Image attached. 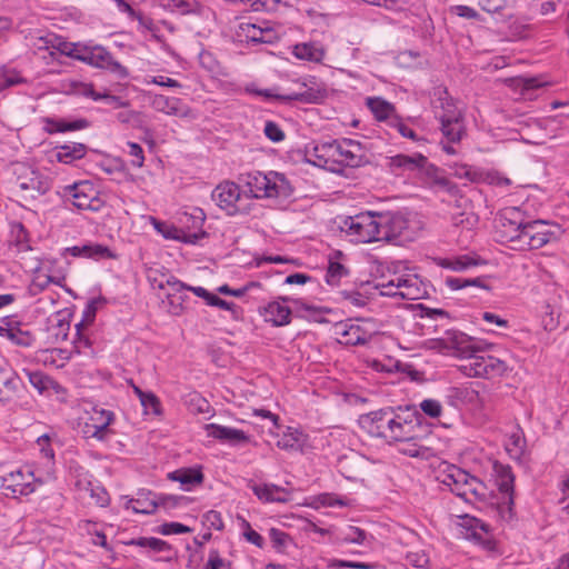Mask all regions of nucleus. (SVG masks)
<instances>
[{"mask_svg": "<svg viewBox=\"0 0 569 569\" xmlns=\"http://www.w3.org/2000/svg\"><path fill=\"white\" fill-rule=\"evenodd\" d=\"M422 345L428 350L463 360L459 369L468 377L491 379L508 370L503 360L483 355L480 341L458 330H447L443 336L425 340Z\"/></svg>", "mask_w": 569, "mask_h": 569, "instance_id": "obj_1", "label": "nucleus"}, {"mask_svg": "<svg viewBox=\"0 0 569 569\" xmlns=\"http://www.w3.org/2000/svg\"><path fill=\"white\" fill-rule=\"evenodd\" d=\"M557 223L545 220H526L518 208L505 210L496 227V236L501 243L513 250H536L556 242L562 234Z\"/></svg>", "mask_w": 569, "mask_h": 569, "instance_id": "obj_2", "label": "nucleus"}, {"mask_svg": "<svg viewBox=\"0 0 569 569\" xmlns=\"http://www.w3.org/2000/svg\"><path fill=\"white\" fill-rule=\"evenodd\" d=\"M359 426L388 441H415L421 438L422 415L411 406L397 410L388 407L361 415Z\"/></svg>", "mask_w": 569, "mask_h": 569, "instance_id": "obj_3", "label": "nucleus"}, {"mask_svg": "<svg viewBox=\"0 0 569 569\" xmlns=\"http://www.w3.org/2000/svg\"><path fill=\"white\" fill-rule=\"evenodd\" d=\"M308 154L315 166L339 171L336 166L360 167L363 163L361 143L352 139L328 140L315 143Z\"/></svg>", "mask_w": 569, "mask_h": 569, "instance_id": "obj_4", "label": "nucleus"}, {"mask_svg": "<svg viewBox=\"0 0 569 569\" xmlns=\"http://www.w3.org/2000/svg\"><path fill=\"white\" fill-rule=\"evenodd\" d=\"M379 241L401 244L413 241L420 230V221L402 211H377Z\"/></svg>", "mask_w": 569, "mask_h": 569, "instance_id": "obj_5", "label": "nucleus"}, {"mask_svg": "<svg viewBox=\"0 0 569 569\" xmlns=\"http://www.w3.org/2000/svg\"><path fill=\"white\" fill-rule=\"evenodd\" d=\"M389 168L391 171L397 172H413L418 171L423 174L430 187H436L440 190H445L452 193L456 186L452 184L446 177L440 174L439 169L431 164L427 157L422 153L415 152L412 154L399 153L389 158Z\"/></svg>", "mask_w": 569, "mask_h": 569, "instance_id": "obj_6", "label": "nucleus"}, {"mask_svg": "<svg viewBox=\"0 0 569 569\" xmlns=\"http://www.w3.org/2000/svg\"><path fill=\"white\" fill-rule=\"evenodd\" d=\"M440 481L465 501H482L487 497L486 485L455 465L447 466L440 475Z\"/></svg>", "mask_w": 569, "mask_h": 569, "instance_id": "obj_7", "label": "nucleus"}, {"mask_svg": "<svg viewBox=\"0 0 569 569\" xmlns=\"http://www.w3.org/2000/svg\"><path fill=\"white\" fill-rule=\"evenodd\" d=\"M243 182L249 188L251 196L257 199L287 198L292 193V188L287 178L274 171L247 173Z\"/></svg>", "mask_w": 569, "mask_h": 569, "instance_id": "obj_8", "label": "nucleus"}, {"mask_svg": "<svg viewBox=\"0 0 569 569\" xmlns=\"http://www.w3.org/2000/svg\"><path fill=\"white\" fill-rule=\"evenodd\" d=\"M339 228L351 237V241L370 243L379 241L377 211H365L341 219Z\"/></svg>", "mask_w": 569, "mask_h": 569, "instance_id": "obj_9", "label": "nucleus"}, {"mask_svg": "<svg viewBox=\"0 0 569 569\" xmlns=\"http://www.w3.org/2000/svg\"><path fill=\"white\" fill-rule=\"evenodd\" d=\"M17 187L23 192L24 198L36 199L46 194L51 188V179L39 170L23 163L14 168Z\"/></svg>", "mask_w": 569, "mask_h": 569, "instance_id": "obj_10", "label": "nucleus"}, {"mask_svg": "<svg viewBox=\"0 0 569 569\" xmlns=\"http://www.w3.org/2000/svg\"><path fill=\"white\" fill-rule=\"evenodd\" d=\"M58 194L62 197L64 201H71L79 210L98 211L102 206L99 192L89 181H79L73 184L64 186L58 191Z\"/></svg>", "mask_w": 569, "mask_h": 569, "instance_id": "obj_11", "label": "nucleus"}, {"mask_svg": "<svg viewBox=\"0 0 569 569\" xmlns=\"http://www.w3.org/2000/svg\"><path fill=\"white\" fill-rule=\"evenodd\" d=\"M41 485L42 481L34 476L29 466L0 476V487L10 492L12 497L29 496Z\"/></svg>", "mask_w": 569, "mask_h": 569, "instance_id": "obj_12", "label": "nucleus"}, {"mask_svg": "<svg viewBox=\"0 0 569 569\" xmlns=\"http://www.w3.org/2000/svg\"><path fill=\"white\" fill-rule=\"evenodd\" d=\"M437 119L440 121V130L447 142H441L442 150L448 154H456L457 150L451 146L461 141L466 134L463 114L460 109L451 108L448 112H437Z\"/></svg>", "mask_w": 569, "mask_h": 569, "instance_id": "obj_13", "label": "nucleus"}, {"mask_svg": "<svg viewBox=\"0 0 569 569\" xmlns=\"http://www.w3.org/2000/svg\"><path fill=\"white\" fill-rule=\"evenodd\" d=\"M80 61L96 68L107 69L110 72L117 74L119 78H126L128 76L127 68L123 67L120 62L116 61L111 53L100 46H83Z\"/></svg>", "mask_w": 569, "mask_h": 569, "instance_id": "obj_14", "label": "nucleus"}, {"mask_svg": "<svg viewBox=\"0 0 569 569\" xmlns=\"http://www.w3.org/2000/svg\"><path fill=\"white\" fill-rule=\"evenodd\" d=\"M114 415L110 410L93 407L88 421L83 427V433L87 438H96L100 441L107 439L110 433L109 426L113 422Z\"/></svg>", "mask_w": 569, "mask_h": 569, "instance_id": "obj_15", "label": "nucleus"}, {"mask_svg": "<svg viewBox=\"0 0 569 569\" xmlns=\"http://www.w3.org/2000/svg\"><path fill=\"white\" fill-rule=\"evenodd\" d=\"M211 199L220 209L233 216L239 211L238 202L241 199L240 187L232 181H223L212 190Z\"/></svg>", "mask_w": 569, "mask_h": 569, "instance_id": "obj_16", "label": "nucleus"}, {"mask_svg": "<svg viewBox=\"0 0 569 569\" xmlns=\"http://www.w3.org/2000/svg\"><path fill=\"white\" fill-rule=\"evenodd\" d=\"M62 254H70L77 258H88L96 261L116 259L117 257L109 247L94 242H87L81 246L66 248Z\"/></svg>", "mask_w": 569, "mask_h": 569, "instance_id": "obj_17", "label": "nucleus"}, {"mask_svg": "<svg viewBox=\"0 0 569 569\" xmlns=\"http://www.w3.org/2000/svg\"><path fill=\"white\" fill-rule=\"evenodd\" d=\"M396 288L399 289V298L406 300H418L423 297L426 291L417 274L407 273L396 276Z\"/></svg>", "mask_w": 569, "mask_h": 569, "instance_id": "obj_18", "label": "nucleus"}, {"mask_svg": "<svg viewBox=\"0 0 569 569\" xmlns=\"http://www.w3.org/2000/svg\"><path fill=\"white\" fill-rule=\"evenodd\" d=\"M207 435L229 445H242L249 441V437L239 429L224 427L217 423H208L204 427Z\"/></svg>", "mask_w": 569, "mask_h": 569, "instance_id": "obj_19", "label": "nucleus"}, {"mask_svg": "<svg viewBox=\"0 0 569 569\" xmlns=\"http://www.w3.org/2000/svg\"><path fill=\"white\" fill-rule=\"evenodd\" d=\"M288 300L289 298H282V302H269L261 311V315L264 317V320L267 322L272 323L276 327L289 325L291 320V310L288 306L283 305V302Z\"/></svg>", "mask_w": 569, "mask_h": 569, "instance_id": "obj_20", "label": "nucleus"}, {"mask_svg": "<svg viewBox=\"0 0 569 569\" xmlns=\"http://www.w3.org/2000/svg\"><path fill=\"white\" fill-rule=\"evenodd\" d=\"M150 221L154 229L161 233L166 239L181 240L187 243H197L204 233H186L182 229L169 224L167 222L159 221L158 219L150 217Z\"/></svg>", "mask_w": 569, "mask_h": 569, "instance_id": "obj_21", "label": "nucleus"}, {"mask_svg": "<svg viewBox=\"0 0 569 569\" xmlns=\"http://www.w3.org/2000/svg\"><path fill=\"white\" fill-rule=\"evenodd\" d=\"M23 371L30 385L37 389L40 395L51 396L52 393L58 395L63 391V388L54 379L42 371H30L26 369Z\"/></svg>", "mask_w": 569, "mask_h": 569, "instance_id": "obj_22", "label": "nucleus"}, {"mask_svg": "<svg viewBox=\"0 0 569 569\" xmlns=\"http://www.w3.org/2000/svg\"><path fill=\"white\" fill-rule=\"evenodd\" d=\"M366 106L377 121L387 122L388 126H390L392 118L398 116L395 104L381 97H368Z\"/></svg>", "mask_w": 569, "mask_h": 569, "instance_id": "obj_23", "label": "nucleus"}, {"mask_svg": "<svg viewBox=\"0 0 569 569\" xmlns=\"http://www.w3.org/2000/svg\"><path fill=\"white\" fill-rule=\"evenodd\" d=\"M337 333L341 337L340 342L350 346L366 345L370 339V335L365 329L353 323L339 325Z\"/></svg>", "mask_w": 569, "mask_h": 569, "instance_id": "obj_24", "label": "nucleus"}, {"mask_svg": "<svg viewBox=\"0 0 569 569\" xmlns=\"http://www.w3.org/2000/svg\"><path fill=\"white\" fill-rule=\"evenodd\" d=\"M159 502L150 491H139L137 498L127 499L126 509H131L134 513L151 515L158 508Z\"/></svg>", "mask_w": 569, "mask_h": 569, "instance_id": "obj_25", "label": "nucleus"}, {"mask_svg": "<svg viewBox=\"0 0 569 569\" xmlns=\"http://www.w3.org/2000/svg\"><path fill=\"white\" fill-rule=\"evenodd\" d=\"M292 53L299 60L320 63L326 56V50L319 42L311 41L297 43L292 49Z\"/></svg>", "mask_w": 569, "mask_h": 569, "instance_id": "obj_26", "label": "nucleus"}, {"mask_svg": "<svg viewBox=\"0 0 569 569\" xmlns=\"http://www.w3.org/2000/svg\"><path fill=\"white\" fill-rule=\"evenodd\" d=\"M21 387V379L11 370L0 368V401L12 400Z\"/></svg>", "mask_w": 569, "mask_h": 569, "instance_id": "obj_27", "label": "nucleus"}, {"mask_svg": "<svg viewBox=\"0 0 569 569\" xmlns=\"http://www.w3.org/2000/svg\"><path fill=\"white\" fill-rule=\"evenodd\" d=\"M44 131L52 134L57 132L77 131L89 127V121L86 119H77L73 121H66L62 119L44 118Z\"/></svg>", "mask_w": 569, "mask_h": 569, "instance_id": "obj_28", "label": "nucleus"}, {"mask_svg": "<svg viewBox=\"0 0 569 569\" xmlns=\"http://www.w3.org/2000/svg\"><path fill=\"white\" fill-rule=\"evenodd\" d=\"M166 286L169 287L167 296L171 306L170 312L179 315L182 311V302L184 300V297L181 293L187 290L188 284L183 283L176 277H169L166 280Z\"/></svg>", "mask_w": 569, "mask_h": 569, "instance_id": "obj_29", "label": "nucleus"}, {"mask_svg": "<svg viewBox=\"0 0 569 569\" xmlns=\"http://www.w3.org/2000/svg\"><path fill=\"white\" fill-rule=\"evenodd\" d=\"M248 487L263 502H284L286 501L284 497L279 496V493H283L284 490L277 485H273V483L258 485L253 481H249Z\"/></svg>", "mask_w": 569, "mask_h": 569, "instance_id": "obj_30", "label": "nucleus"}, {"mask_svg": "<svg viewBox=\"0 0 569 569\" xmlns=\"http://www.w3.org/2000/svg\"><path fill=\"white\" fill-rule=\"evenodd\" d=\"M496 485L502 496L513 495L515 476L509 466L495 462Z\"/></svg>", "mask_w": 569, "mask_h": 569, "instance_id": "obj_31", "label": "nucleus"}, {"mask_svg": "<svg viewBox=\"0 0 569 569\" xmlns=\"http://www.w3.org/2000/svg\"><path fill=\"white\" fill-rule=\"evenodd\" d=\"M169 478L180 482L186 490H189L190 487L203 481V473L200 468H181L169 473Z\"/></svg>", "mask_w": 569, "mask_h": 569, "instance_id": "obj_32", "label": "nucleus"}, {"mask_svg": "<svg viewBox=\"0 0 569 569\" xmlns=\"http://www.w3.org/2000/svg\"><path fill=\"white\" fill-rule=\"evenodd\" d=\"M87 153V147L83 143L72 142L57 148L56 157L58 161L71 163L73 160L81 159Z\"/></svg>", "mask_w": 569, "mask_h": 569, "instance_id": "obj_33", "label": "nucleus"}, {"mask_svg": "<svg viewBox=\"0 0 569 569\" xmlns=\"http://www.w3.org/2000/svg\"><path fill=\"white\" fill-rule=\"evenodd\" d=\"M0 336L6 337L12 343L23 348L31 347L36 341L34 337L29 331H22L11 326L0 327Z\"/></svg>", "mask_w": 569, "mask_h": 569, "instance_id": "obj_34", "label": "nucleus"}, {"mask_svg": "<svg viewBox=\"0 0 569 569\" xmlns=\"http://www.w3.org/2000/svg\"><path fill=\"white\" fill-rule=\"evenodd\" d=\"M303 439L302 432L288 427L283 435L278 439L277 447L287 451H297L302 448Z\"/></svg>", "mask_w": 569, "mask_h": 569, "instance_id": "obj_35", "label": "nucleus"}, {"mask_svg": "<svg viewBox=\"0 0 569 569\" xmlns=\"http://www.w3.org/2000/svg\"><path fill=\"white\" fill-rule=\"evenodd\" d=\"M526 445L523 431L517 428V430L509 436L506 442V450L512 459L520 460L526 451Z\"/></svg>", "mask_w": 569, "mask_h": 569, "instance_id": "obj_36", "label": "nucleus"}, {"mask_svg": "<svg viewBox=\"0 0 569 569\" xmlns=\"http://www.w3.org/2000/svg\"><path fill=\"white\" fill-rule=\"evenodd\" d=\"M431 104L436 117L437 112L445 113L451 108H457L452 98L449 96L448 90L443 87H437L433 89Z\"/></svg>", "mask_w": 569, "mask_h": 569, "instance_id": "obj_37", "label": "nucleus"}, {"mask_svg": "<svg viewBox=\"0 0 569 569\" xmlns=\"http://www.w3.org/2000/svg\"><path fill=\"white\" fill-rule=\"evenodd\" d=\"M437 263L442 268L451 269L453 271H463L470 267L477 266V261L467 254L453 258H439Z\"/></svg>", "mask_w": 569, "mask_h": 569, "instance_id": "obj_38", "label": "nucleus"}, {"mask_svg": "<svg viewBox=\"0 0 569 569\" xmlns=\"http://www.w3.org/2000/svg\"><path fill=\"white\" fill-rule=\"evenodd\" d=\"M325 97L323 91L313 88L306 89L301 92H292L289 94L278 96L279 99L284 101H300L305 103H317Z\"/></svg>", "mask_w": 569, "mask_h": 569, "instance_id": "obj_39", "label": "nucleus"}, {"mask_svg": "<svg viewBox=\"0 0 569 569\" xmlns=\"http://www.w3.org/2000/svg\"><path fill=\"white\" fill-rule=\"evenodd\" d=\"M27 83V79L20 76L16 69L1 67L0 68V93L11 87Z\"/></svg>", "mask_w": 569, "mask_h": 569, "instance_id": "obj_40", "label": "nucleus"}, {"mask_svg": "<svg viewBox=\"0 0 569 569\" xmlns=\"http://www.w3.org/2000/svg\"><path fill=\"white\" fill-rule=\"evenodd\" d=\"M348 276V269L338 261H329L328 269L325 276L326 282L329 286H338L343 277Z\"/></svg>", "mask_w": 569, "mask_h": 569, "instance_id": "obj_41", "label": "nucleus"}, {"mask_svg": "<svg viewBox=\"0 0 569 569\" xmlns=\"http://www.w3.org/2000/svg\"><path fill=\"white\" fill-rule=\"evenodd\" d=\"M446 284L452 290H460L467 287H477L489 290V287L481 278L466 279L459 277H447Z\"/></svg>", "mask_w": 569, "mask_h": 569, "instance_id": "obj_42", "label": "nucleus"}, {"mask_svg": "<svg viewBox=\"0 0 569 569\" xmlns=\"http://www.w3.org/2000/svg\"><path fill=\"white\" fill-rule=\"evenodd\" d=\"M129 545L138 546V547H142V548H149L154 552H163V551H167L170 549V545L167 541L161 540L159 538H154V537H149V538L141 537V538L132 539L129 542Z\"/></svg>", "mask_w": 569, "mask_h": 569, "instance_id": "obj_43", "label": "nucleus"}, {"mask_svg": "<svg viewBox=\"0 0 569 569\" xmlns=\"http://www.w3.org/2000/svg\"><path fill=\"white\" fill-rule=\"evenodd\" d=\"M389 127L396 129L399 132V134H401L403 138L410 139L416 142L425 141V139L419 137L416 133V131L411 127H409L405 119H402L399 114L392 118Z\"/></svg>", "mask_w": 569, "mask_h": 569, "instance_id": "obj_44", "label": "nucleus"}, {"mask_svg": "<svg viewBox=\"0 0 569 569\" xmlns=\"http://www.w3.org/2000/svg\"><path fill=\"white\" fill-rule=\"evenodd\" d=\"M63 280L64 276L39 274L32 280L30 289L36 295L43 291L50 283L62 286Z\"/></svg>", "mask_w": 569, "mask_h": 569, "instance_id": "obj_45", "label": "nucleus"}, {"mask_svg": "<svg viewBox=\"0 0 569 569\" xmlns=\"http://www.w3.org/2000/svg\"><path fill=\"white\" fill-rule=\"evenodd\" d=\"M366 531L353 526H348L340 531L339 538L347 543L362 545L366 539Z\"/></svg>", "mask_w": 569, "mask_h": 569, "instance_id": "obj_46", "label": "nucleus"}, {"mask_svg": "<svg viewBox=\"0 0 569 569\" xmlns=\"http://www.w3.org/2000/svg\"><path fill=\"white\" fill-rule=\"evenodd\" d=\"M497 512L499 518L505 522H509L513 519V495H501V501L498 502Z\"/></svg>", "mask_w": 569, "mask_h": 569, "instance_id": "obj_47", "label": "nucleus"}, {"mask_svg": "<svg viewBox=\"0 0 569 569\" xmlns=\"http://www.w3.org/2000/svg\"><path fill=\"white\" fill-rule=\"evenodd\" d=\"M117 120L124 124H130L132 128L141 129L143 121L141 113L134 110H126L117 113Z\"/></svg>", "mask_w": 569, "mask_h": 569, "instance_id": "obj_48", "label": "nucleus"}, {"mask_svg": "<svg viewBox=\"0 0 569 569\" xmlns=\"http://www.w3.org/2000/svg\"><path fill=\"white\" fill-rule=\"evenodd\" d=\"M465 526L470 530V537L475 539L480 540L482 539V533L488 532V525L473 517H466Z\"/></svg>", "mask_w": 569, "mask_h": 569, "instance_id": "obj_49", "label": "nucleus"}, {"mask_svg": "<svg viewBox=\"0 0 569 569\" xmlns=\"http://www.w3.org/2000/svg\"><path fill=\"white\" fill-rule=\"evenodd\" d=\"M83 490L89 492L94 503L100 507H104L109 502L108 492L100 486H93L91 482H87Z\"/></svg>", "mask_w": 569, "mask_h": 569, "instance_id": "obj_50", "label": "nucleus"}, {"mask_svg": "<svg viewBox=\"0 0 569 569\" xmlns=\"http://www.w3.org/2000/svg\"><path fill=\"white\" fill-rule=\"evenodd\" d=\"M82 47L80 44L59 41L58 46H54L62 54L77 59L80 61V57H82Z\"/></svg>", "mask_w": 569, "mask_h": 569, "instance_id": "obj_51", "label": "nucleus"}, {"mask_svg": "<svg viewBox=\"0 0 569 569\" xmlns=\"http://www.w3.org/2000/svg\"><path fill=\"white\" fill-rule=\"evenodd\" d=\"M396 276L392 277L390 280L388 281H377L375 283V289L379 291V295L380 296H383V297H398V292H399V289L396 288Z\"/></svg>", "mask_w": 569, "mask_h": 569, "instance_id": "obj_52", "label": "nucleus"}, {"mask_svg": "<svg viewBox=\"0 0 569 569\" xmlns=\"http://www.w3.org/2000/svg\"><path fill=\"white\" fill-rule=\"evenodd\" d=\"M170 104H177V98L154 94L151 99V107L162 113H167Z\"/></svg>", "mask_w": 569, "mask_h": 569, "instance_id": "obj_53", "label": "nucleus"}, {"mask_svg": "<svg viewBox=\"0 0 569 569\" xmlns=\"http://www.w3.org/2000/svg\"><path fill=\"white\" fill-rule=\"evenodd\" d=\"M421 411L430 418H438L442 412L441 403L435 399H425L420 402Z\"/></svg>", "mask_w": 569, "mask_h": 569, "instance_id": "obj_54", "label": "nucleus"}, {"mask_svg": "<svg viewBox=\"0 0 569 569\" xmlns=\"http://www.w3.org/2000/svg\"><path fill=\"white\" fill-rule=\"evenodd\" d=\"M162 6L184 14L192 11L193 2L189 0H163Z\"/></svg>", "mask_w": 569, "mask_h": 569, "instance_id": "obj_55", "label": "nucleus"}, {"mask_svg": "<svg viewBox=\"0 0 569 569\" xmlns=\"http://www.w3.org/2000/svg\"><path fill=\"white\" fill-rule=\"evenodd\" d=\"M143 83L144 84H157V86L167 87V88H181L182 87L181 83L178 82L177 80L169 78V77H164V76L146 77L143 80Z\"/></svg>", "mask_w": 569, "mask_h": 569, "instance_id": "obj_56", "label": "nucleus"}, {"mask_svg": "<svg viewBox=\"0 0 569 569\" xmlns=\"http://www.w3.org/2000/svg\"><path fill=\"white\" fill-rule=\"evenodd\" d=\"M191 531H192L191 528H189L188 526H184L180 522H167V523H163L159 529V532L164 536L189 533Z\"/></svg>", "mask_w": 569, "mask_h": 569, "instance_id": "obj_57", "label": "nucleus"}, {"mask_svg": "<svg viewBox=\"0 0 569 569\" xmlns=\"http://www.w3.org/2000/svg\"><path fill=\"white\" fill-rule=\"evenodd\" d=\"M266 137L273 142H280L284 139V132L281 128L272 121H267L263 130Z\"/></svg>", "mask_w": 569, "mask_h": 569, "instance_id": "obj_58", "label": "nucleus"}, {"mask_svg": "<svg viewBox=\"0 0 569 569\" xmlns=\"http://www.w3.org/2000/svg\"><path fill=\"white\" fill-rule=\"evenodd\" d=\"M406 559L409 565L416 568H426L429 565V557L422 550L409 552Z\"/></svg>", "mask_w": 569, "mask_h": 569, "instance_id": "obj_59", "label": "nucleus"}, {"mask_svg": "<svg viewBox=\"0 0 569 569\" xmlns=\"http://www.w3.org/2000/svg\"><path fill=\"white\" fill-rule=\"evenodd\" d=\"M127 146L129 148L128 153L133 158L131 161L132 166L137 168L142 167L144 162V156L140 144L136 142H128Z\"/></svg>", "mask_w": 569, "mask_h": 569, "instance_id": "obj_60", "label": "nucleus"}, {"mask_svg": "<svg viewBox=\"0 0 569 569\" xmlns=\"http://www.w3.org/2000/svg\"><path fill=\"white\" fill-rule=\"evenodd\" d=\"M455 174L458 178H465L471 182H475V181H478L481 179V173L478 170H476L467 164L458 167L455 171Z\"/></svg>", "mask_w": 569, "mask_h": 569, "instance_id": "obj_61", "label": "nucleus"}, {"mask_svg": "<svg viewBox=\"0 0 569 569\" xmlns=\"http://www.w3.org/2000/svg\"><path fill=\"white\" fill-rule=\"evenodd\" d=\"M242 30L246 32L247 37L250 38L252 41H261V42H268L269 39H266L263 33L264 30H262L260 27L247 23L242 27Z\"/></svg>", "mask_w": 569, "mask_h": 569, "instance_id": "obj_62", "label": "nucleus"}, {"mask_svg": "<svg viewBox=\"0 0 569 569\" xmlns=\"http://www.w3.org/2000/svg\"><path fill=\"white\" fill-rule=\"evenodd\" d=\"M166 114L174 116L178 118H189L191 116V109L183 104L179 98H177V104H170Z\"/></svg>", "mask_w": 569, "mask_h": 569, "instance_id": "obj_63", "label": "nucleus"}, {"mask_svg": "<svg viewBox=\"0 0 569 569\" xmlns=\"http://www.w3.org/2000/svg\"><path fill=\"white\" fill-rule=\"evenodd\" d=\"M141 406L148 411L150 410L151 412L158 415L160 413V401L159 399L156 397V395H153L152 392H149L147 396H144L141 400Z\"/></svg>", "mask_w": 569, "mask_h": 569, "instance_id": "obj_64", "label": "nucleus"}]
</instances>
